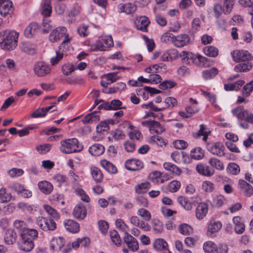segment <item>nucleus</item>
Wrapping results in <instances>:
<instances>
[{
  "instance_id": "nucleus-1",
  "label": "nucleus",
  "mask_w": 253,
  "mask_h": 253,
  "mask_svg": "<svg viewBox=\"0 0 253 253\" xmlns=\"http://www.w3.org/2000/svg\"><path fill=\"white\" fill-rule=\"evenodd\" d=\"M19 34L14 31L0 32V46L4 50H13L17 45Z\"/></svg>"
},
{
  "instance_id": "nucleus-2",
  "label": "nucleus",
  "mask_w": 253,
  "mask_h": 253,
  "mask_svg": "<svg viewBox=\"0 0 253 253\" xmlns=\"http://www.w3.org/2000/svg\"><path fill=\"white\" fill-rule=\"evenodd\" d=\"M60 150L64 153L69 154L80 151L83 147L79 144L77 138H71L62 140L60 142Z\"/></svg>"
},
{
  "instance_id": "nucleus-3",
  "label": "nucleus",
  "mask_w": 253,
  "mask_h": 253,
  "mask_svg": "<svg viewBox=\"0 0 253 253\" xmlns=\"http://www.w3.org/2000/svg\"><path fill=\"white\" fill-rule=\"evenodd\" d=\"M71 40V38L68 36H66V39H64L61 44L59 46V49L56 51V56L52 57L50 60V63L51 65L54 66L58 64L60 61H61L65 55L64 53L67 49V44Z\"/></svg>"
},
{
  "instance_id": "nucleus-4",
  "label": "nucleus",
  "mask_w": 253,
  "mask_h": 253,
  "mask_svg": "<svg viewBox=\"0 0 253 253\" xmlns=\"http://www.w3.org/2000/svg\"><path fill=\"white\" fill-rule=\"evenodd\" d=\"M233 115L239 119L245 120L249 123L253 124V114L244 109L242 106H239L232 110Z\"/></svg>"
},
{
  "instance_id": "nucleus-5",
  "label": "nucleus",
  "mask_w": 253,
  "mask_h": 253,
  "mask_svg": "<svg viewBox=\"0 0 253 253\" xmlns=\"http://www.w3.org/2000/svg\"><path fill=\"white\" fill-rule=\"evenodd\" d=\"M37 224L44 231H53L56 228V224L51 218L39 216L37 218Z\"/></svg>"
},
{
  "instance_id": "nucleus-6",
  "label": "nucleus",
  "mask_w": 253,
  "mask_h": 253,
  "mask_svg": "<svg viewBox=\"0 0 253 253\" xmlns=\"http://www.w3.org/2000/svg\"><path fill=\"white\" fill-rule=\"evenodd\" d=\"M233 60L237 63L252 61L253 59L252 55L246 50H235L231 52Z\"/></svg>"
},
{
  "instance_id": "nucleus-7",
  "label": "nucleus",
  "mask_w": 253,
  "mask_h": 253,
  "mask_svg": "<svg viewBox=\"0 0 253 253\" xmlns=\"http://www.w3.org/2000/svg\"><path fill=\"white\" fill-rule=\"evenodd\" d=\"M180 56L182 57V59L186 58L187 60L191 59L195 64L199 66H205L208 62V60L205 57L199 54L193 55L191 53L182 51V53L180 54Z\"/></svg>"
},
{
  "instance_id": "nucleus-8",
  "label": "nucleus",
  "mask_w": 253,
  "mask_h": 253,
  "mask_svg": "<svg viewBox=\"0 0 253 253\" xmlns=\"http://www.w3.org/2000/svg\"><path fill=\"white\" fill-rule=\"evenodd\" d=\"M35 74L39 77H45L51 72V68L46 63L42 61L37 62L34 67Z\"/></svg>"
},
{
  "instance_id": "nucleus-9",
  "label": "nucleus",
  "mask_w": 253,
  "mask_h": 253,
  "mask_svg": "<svg viewBox=\"0 0 253 253\" xmlns=\"http://www.w3.org/2000/svg\"><path fill=\"white\" fill-rule=\"evenodd\" d=\"M114 42L111 36L105 35L100 36L95 44V49L101 51L105 50L106 48L113 46Z\"/></svg>"
},
{
  "instance_id": "nucleus-10",
  "label": "nucleus",
  "mask_w": 253,
  "mask_h": 253,
  "mask_svg": "<svg viewBox=\"0 0 253 253\" xmlns=\"http://www.w3.org/2000/svg\"><path fill=\"white\" fill-rule=\"evenodd\" d=\"M207 149L211 153L217 156L222 157L225 155L224 147L220 142L208 143Z\"/></svg>"
},
{
  "instance_id": "nucleus-11",
  "label": "nucleus",
  "mask_w": 253,
  "mask_h": 253,
  "mask_svg": "<svg viewBox=\"0 0 253 253\" xmlns=\"http://www.w3.org/2000/svg\"><path fill=\"white\" fill-rule=\"evenodd\" d=\"M66 33L67 29L65 27H58L56 29L51 31L49 36V39L51 42H56L59 40L63 36H65L64 39H65L66 36H69V35L66 34Z\"/></svg>"
},
{
  "instance_id": "nucleus-12",
  "label": "nucleus",
  "mask_w": 253,
  "mask_h": 253,
  "mask_svg": "<svg viewBox=\"0 0 253 253\" xmlns=\"http://www.w3.org/2000/svg\"><path fill=\"white\" fill-rule=\"evenodd\" d=\"M150 23L148 18L145 16L137 17L134 21L135 28L142 32H147V27Z\"/></svg>"
},
{
  "instance_id": "nucleus-13",
  "label": "nucleus",
  "mask_w": 253,
  "mask_h": 253,
  "mask_svg": "<svg viewBox=\"0 0 253 253\" xmlns=\"http://www.w3.org/2000/svg\"><path fill=\"white\" fill-rule=\"evenodd\" d=\"M122 105V102L120 100L114 99L110 102H104L98 106V109H104L106 110H116L122 108H125V107H121Z\"/></svg>"
},
{
  "instance_id": "nucleus-14",
  "label": "nucleus",
  "mask_w": 253,
  "mask_h": 253,
  "mask_svg": "<svg viewBox=\"0 0 253 253\" xmlns=\"http://www.w3.org/2000/svg\"><path fill=\"white\" fill-rule=\"evenodd\" d=\"M123 240L130 251L135 252L138 250L139 245L136 239L127 232L125 233Z\"/></svg>"
},
{
  "instance_id": "nucleus-15",
  "label": "nucleus",
  "mask_w": 253,
  "mask_h": 253,
  "mask_svg": "<svg viewBox=\"0 0 253 253\" xmlns=\"http://www.w3.org/2000/svg\"><path fill=\"white\" fill-rule=\"evenodd\" d=\"M12 2L9 0H0V14L3 16L12 11Z\"/></svg>"
},
{
  "instance_id": "nucleus-16",
  "label": "nucleus",
  "mask_w": 253,
  "mask_h": 253,
  "mask_svg": "<svg viewBox=\"0 0 253 253\" xmlns=\"http://www.w3.org/2000/svg\"><path fill=\"white\" fill-rule=\"evenodd\" d=\"M73 216L79 219H84L86 215V210L85 207L82 204H79L76 206L73 211Z\"/></svg>"
},
{
  "instance_id": "nucleus-17",
  "label": "nucleus",
  "mask_w": 253,
  "mask_h": 253,
  "mask_svg": "<svg viewBox=\"0 0 253 253\" xmlns=\"http://www.w3.org/2000/svg\"><path fill=\"white\" fill-rule=\"evenodd\" d=\"M143 163L139 160L134 159L127 160L125 163L126 169L129 170H137L143 167Z\"/></svg>"
},
{
  "instance_id": "nucleus-18",
  "label": "nucleus",
  "mask_w": 253,
  "mask_h": 253,
  "mask_svg": "<svg viewBox=\"0 0 253 253\" xmlns=\"http://www.w3.org/2000/svg\"><path fill=\"white\" fill-rule=\"evenodd\" d=\"M34 244L33 241L30 239L26 240V239L21 237V239L18 242L19 249L22 251L26 252L31 251L34 248Z\"/></svg>"
},
{
  "instance_id": "nucleus-19",
  "label": "nucleus",
  "mask_w": 253,
  "mask_h": 253,
  "mask_svg": "<svg viewBox=\"0 0 253 253\" xmlns=\"http://www.w3.org/2000/svg\"><path fill=\"white\" fill-rule=\"evenodd\" d=\"M64 225L67 231L72 233H78L80 230L79 223L72 219L65 220Z\"/></svg>"
},
{
  "instance_id": "nucleus-20",
  "label": "nucleus",
  "mask_w": 253,
  "mask_h": 253,
  "mask_svg": "<svg viewBox=\"0 0 253 253\" xmlns=\"http://www.w3.org/2000/svg\"><path fill=\"white\" fill-rule=\"evenodd\" d=\"M64 244L65 240L63 237H54L51 241L50 248L52 251H60Z\"/></svg>"
},
{
  "instance_id": "nucleus-21",
  "label": "nucleus",
  "mask_w": 253,
  "mask_h": 253,
  "mask_svg": "<svg viewBox=\"0 0 253 253\" xmlns=\"http://www.w3.org/2000/svg\"><path fill=\"white\" fill-rule=\"evenodd\" d=\"M253 66V64L251 61L241 62L234 67V70L236 72H247L249 71Z\"/></svg>"
},
{
  "instance_id": "nucleus-22",
  "label": "nucleus",
  "mask_w": 253,
  "mask_h": 253,
  "mask_svg": "<svg viewBox=\"0 0 253 253\" xmlns=\"http://www.w3.org/2000/svg\"><path fill=\"white\" fill-rule=\"evenodd\" d=\"M190 42V38L187 34H181L175 36L173 44L178 47L187 45Z\"/></svg>"
},
{
  "instance_id": "nucleus-23",
  "label": "nucleus",
  "mask_w": 253,
  "mask_h": 253,
  "mask_svg": "<svg viewBox=\"0 0 253 253\" xmlns=\"http://www.w3.org/2000/svg\"><path fill=\"white\" fill-rule=\"evenodd\" d=\"M38 237V232L35 229L26 228L21 232V237L26 239V240L30 239L33 241Z\"/></svg>"
},
{
  "instance_id": "nucleus-24",
  "label": "nucleus",
  "mask_w": 253,
  "mask_h": 253,
  "mask_svg": "<svg viewBox=\"0 0 253 253\" xmlns=\"http://www.w3.org/2000/svg\"><path fill=\"white\" fill-rule=\"evenodd\" d=\"M208 211V206L205 203H200L196 209V216L199 219H203Z\"/></svg>"
},
{
  "instance_id": "nucleus-25",
  "label": "nucleus",
  "mask_w": 253,
  "mask_h": 253,
  "mask_svg": "<svg viewBox=\"0 0 253 253\" xmlns=\"http://www.w3.org/2000/svg\"><path fill=\"white\" fill-rule=\"evenodd\" d=\"M38 186L40 190L46 195L50 194L53 189L52 184L47 181H40L38 184Z\"/></svg>"
},
{
  "instance_id": "nucleus-26",
  "label": "nucleus",
  "mask_w": 253,
  "mask_h": 253,
  "mask_svg": "<svg viewBox=\"0 0 253 253\" xmlns=\"http://www.w3.org/2000/svg\"><path fill=\"white\" fill-rule=\"evenodd\" d=\"M118 8L120 12H125L127 14H130L136 11L137 7L135 4L132 3H127L125 4L121 3L118 5Z\"/></svg>"
},
{
  "instance_id": "nucleus-27",
  "label": "nucleus",
  "mask_w": 253,
  "mask_h": 253,
  "mask_svg": "<svg viewBox=\"0 0 253 253\" xmlns=\"http://www.w3.org/2000/svg\"><path fill=\"white\" fill-rule=\"evenodd\" d=\"M196 170L199 174L204 176H210L213 174V170L209 166L203 164L197 165Z\"/></svg>"
},
{
  "instance_id": "nucleus-28",
  "label": "nucleus",
  "mask_w": 253,
  "mask_h": 253,
  "mask_svg": "<svg viewBox=\"0 0 253 253\" xmlns=\"http://www.w3.org/2000/svg\"><path fill=\"white\" fill-rule=\"evenodd\" d=\"M21 50L24 52L33 55L36 52L35 45L28 42H23L20 45Z\"/></svg>"
},
{
  "instance_id": "nucleus-29",
  "label": "nucleus",
  "mask_w": 253,
  "mask_h": 253,
  "mask_svg": "<svg viewBox=\"0 0 253 253\" xmlns=\"http://www.w3.org/2000/svg\"><path fill=\"white\" fill-rule=\"evenodd\" d=\"M39 26L36 23H31L25 29L24 35L28 38H31L37 33Z\"/></svg>"
},
{
  "instance_id": "nucleus-30",
  "label": "nucleus",
  "mask_w": 253,
  "mask_h": 253,
  "mask_svg": "<svg viewBox=\"0 0 253 253\" xmlns=\"http://www.w3.org/2000/svg\"><path fill=\"white\" fill-rule=\"evenodd\" d=\"M240 188L244 191L247 196H251L253 194V187L244 180H239Z\"/></svg>"
},
{
  "instance_id": "nucleus-31",
  "label": "nucleus",
  "mask_w": 253,
  "mask_h": 253,
  "mask_svg": "<svg viewBox=\"0 0 253 253\" xmlns=\"http://www.w3.org/2000/svg\"><path fill=\"white\" fill-rule=\"evenodd\" d=\"M89 153L93 156H98L104 152V147L100 144H95L89 148Z\"/></svg>"
},
{
  "instance_id": "nucleus-32",
  "label": "nucleus",
  "mask_w": 253,
  "mask_h": 253,
  "mask_svg": "<svg viewBox=\"0 0 253 253\" xmlns=\"http://www.w3.org/2000/svg\"><path fill=\"white\" fill-rule=\"evenodd\" d=\"M210 133V131L208 130V128H206L204 125L202 124L200 125V128L198 132L194 133L193 136L195 138H198L201 136H203V140L206 141Z\"/></svg>"
},
{
  "instance_id": "nucleus-33",
  "label": "nucleus",
  "mask_w": 253,
  "mask_h": 253,
  "mask_svg": "<svg viewBox=\"0 0 253 253\" xmlns=\"http://www.w3.org/2000/svg\"><path fill=\"white\" fill-rule=\"evenodd\" d=\"M16 234L13 229H8L6 231L4 236V241L8 245L13 244L16 242Z\"/></svg>"
},
{
  "instance_id": "nucleus-34",
  "label": "nucleus",
  "mask_w": 253,
  "mask_h": 253,
  "mask_svg": "<svg viewBox=\"0 0 253 253\" xmlns=\"http://www.w3.org/2000/svg\"><path fill=\"white\" fill-rule=\"evenodd\" d=\"M203 249L206 253H217V246L213 242L209 241L203 245Z\"/></svg>"
},
{
  "instance_id": "nucleus-35",
  "label": "nucleus",
  "mask_w": 253,
  "mask_h": 253,
  "mask_svg": "<svg viewBox=\"0 0 253 253\" xmlns=\"http://www.w3.org/2000/svg\"><path fill=\"white\" fill-rule=\"evenodd\" d=\"M177 201L185 210H191L192 209V205L188 199L184 196H180L177 197Z\"/></svg>"
},
{
  "instance_id": "nucleus-36",
  "label": "nucleus",
  "mask_w": 253,
  "mask_h": 253,
  "mask_svg": "<svg viewBox=\"0 0 253 253\" xmlns=\"http://www.w3.org/2000/svg\"><path fill=\"white\" fill-rule=\"evenodd\" d=\"M100 120V117L97 114V112L94 111L87 114L82 120L84 124L96 122Z\"/></svg>"
},
{
  "instance_id": "nucleus-37",
  "label": "nucleus",
  "mask_w": 253,
  "mask_h": 253,
  "mask_svg": "<svg viewBox=\"0 0 253 253\" xmlns=\"http://www.w3.org/2000/svg\"><path fill=\"white\" fill-rule=\"evenodd\" d=\"M245 81L239 80L234 84H225L224 88L226 91L238 90L244 84Z\"/></svg>"
},
{
  "instance_id": "nucleus-38",
  "label": "nucleus",
  "mask_w": 253,
  "mask_h": 253,
  "mask_svg": "<svg viewBox=\"0 0 253 253\" xmlns=\"http://www.w3.org/2000/svg\"><path fill=\"white\" fill-rule=\"evenodd\" d=\"M101 166L104 169L111 173H116L117 171L116 167L111 162L103 160L101 161Z\"/></svg>"
},
{
  "instance_id": "nucleus-39",
  "label": "nucleus",
  "mask_w": 253,
  "mask_h": 253,
  "mask_svg": "<svg viewBox=\"0 0 253 253\" xmlns=\"http://www.w3.org/2000/svg\"><path fill=\"white\" fill-rule=\"evenodd\" d=\"M168 245L166 241L161 238L157 239L153 243V247L156 250L161 251L167 248Z\"/></svg>"
},
{
  "instance_id": "nucleus-40",
  "label": "nucleus",
  "mask_w": 253,
  "mask_h": 253,
  "mask_svg": "<svg viewBox=\"0 0 253 253\" xmlns=\"http://www.w3.org/2000/svg\"><path fill=\"white\" fill-rule=\"evenodd\" d=\"M152 225L154 232L156 234H160L163 231V224L159 219L154 218L152 220Z\"/></svg>"
},
{
  "instance_id": "nucleus-41",
  "label": "nucleus",
  "mask_w": 253,
  "mask_h": 253,
  "mask_svg": "<svg viewBox=\"0 0 253 253\" xmlns=\"http://www.w3.org/2000/svg\"><path fill=\"white\" fill-rule=\"evenodd\" d=\"M185 157L184 152L183 151H176L173 152L171 154V158L172 160L176 163H180L182 162L183 163H186L185 160H182Z\"/></svg>"
},
{
  "instance_id": "nucleus-42",
  "label": "nucleus",
  "mask_w": 253,
  "mask_h": 253,
  "mask_svg": "<svg viewBox=\"0 0 253 253\" xmlns=\"http://www.w3.org/2000/svg\"><path fill=\"white\" fill-rule=\"evenodd\" d=\"M204 156V151L201 147H197L191 151V157L195 160H201Z\"/></svg>"
},
{
  "instance_id": "nucleus-43",
  "label": "nucleus",
  "mask_w": 253,
  "mask_h": 253,
  "mask_svg": "<svg viewBox=\"0 0 253 253\" xmlns=\"http://www.w3.org/2000/svg\"><path fill=\"white\" fill-rule=\"evenodd\" d=\"M150 187V184L149 182L141 183L135 187V191L137 194H144L147 192Z\"/></svg>"
},
{
  "instance_id": "nucleus-44",
  "label": "nucleus",
  "mask_w": 253,
  "mask_h": 253,
  "mask_svg": "<svg viewBox=\"0 0 253 253\" xmlns=\"http://www.w3.org/2000/svg\"><path fill=\"white\" fill-rule=\"evenodd\" d=\"M218 71L216 68H212L204 71L202 72L203 78L206 80H209L214 78L218 73Z\"/></svg>"
},
{
  "instance_id": "nucleus-45",
  "label": "nucleus",
  "mask_w": 253,
  "mask_h": 253,
  "mask_svg": "<svg viewBox=\"0 0 253 253\" xmlns=\"http://www.w3.org/2000/svg\"><path fill=\"white\" fill-rule=\"evenodd\" d=\"M91 173L93 179L96 182H100L103 179L102 173L98 168L93 167L91 168Z\"/></svg>"
},
{
  "instance_id": "nucleus-46",
  "label": "nucleus",
  "mask_w": 253,
  "mask_h": 253,
  "mask_svg": "<svg viewBox=\"0 0 253 253\" xmlns=\"http://www.w3.org/2000/svg\"><path fill=\"white\" fill-rule=\"evenodd\" d=\"M11 194L7 193L5 188L0 189V203L8 202L11 200Z\"/></svg>"
},
{
  "instance_id": "nucleus-47",
  "label": "nucleus",
  "mask_w": 253,
  "mask_h": 253,
  "mask_svg": "<svg viewBox=\"0 0 253 253\" xmlns=\"http://www.w3.org/2000/svg\"><path fill=\"white\" fill-rule=\"evenodd\" d=\"M43 209L46 212L53 218L58 220L60 218V215L56 210L51 206L45 205L43 206Z\"/></svg>"
},
{
  "instance_id": "nucleus-48",
  "label": "nucleus",
  "mask_w": 253,
  "mask_h": 253,
  "mask_svg": "<svg viewBox=\"0 0 253 253\" xmlns=\"http://www.w3.org/2000/svg\"><path fill=\"white\" fill-rule=\"evenodd\" d=\"M165 128L160 124V123L155 121H153L151 125L150 130L156 133H162L165 131Z\"/></svg>"
},
{
  "instance_id": "nucleus-49",
  "label": "nucleus",
  "mask_w": 253,
  "mask_h": 253,
  "mask_svg": "<svg viewBox=\"0 0 253 253\" xmlns=\"http://www.w3.org/2000/svg\"><path fill=\"white\" fill-rule=\"evenodd\" d=\"M204 53L207 56L212 57H215L218 54V49L213 46H208L204 49Z\"/></svg>"
},
{
  "instance_id": "nucleus-50",
  "label": "nucleus",
  "mask_w": 253,
  "mask_h": 253,
  "mask_svg": "<svg viewBox=\"0 0 253 253\" xmlns=\"http://www.w3.org/2000/svg\"><path fill=\"white\" fill-rule=\"evenodd\" d=\"M110 236L112 242L117 246H120L122 243L121 237L116 230H112L110 232Z\"/></svg>"
},
{
  "instance_id": "nucleus-51",
  "label": "nucleus",
  "mask_w": 253,
  "mask_h": 253,
  "mask_svg": "<svg viewBox=\"0 0 253 253\" xmlns=\"http://www.w3.org/2000/svg\"><path fill=\"white\" fill-rule=\"evenodd\" d=\"M209 163L217 170H221L224 168L222 162L216 158H211L209 161Z\"/></svg>"
},
{
  "instance_id": "nucleus-52",
  "label": "nucleus",
  "mask_w": 253,
  "mask_h": 253,
  "mask_svg": "<svg viewBox=\"0 0 253 253\" xmlns=\"http://www.w3.org/2000/svg\"><path fill=\"white\" fill-rule=\"evenodd\" d=\"M163 167L166 170L171 171L176 174H179L181 172L180 168L171 163L166 162L164 164Z\"/></svg>"
},
{
  "instance_id": "nucleus-53",
  "label": "nucleus",
  "mask_w": 253,
  "mask_h": 253,
  "mask_svg": "<svg viewBox=\"0 0 253 253\" xmlns=\"http://www.w3.org/2000/svg\"><path fill=\"white\" fill-rule=\"evenodd\" d=\"M222 224L220 222H211L208 227V231L211 234L218 232L221 228Z\"/></svg>"
},
{
  "instance_id": "nucleus-54",
  "label": "nucleus",
  "mask_w": 253,
  "mask_h": 253,
  "mask_svg": "<svg viewBox=\"0 0 253 253\" xmlns=\"http://www.w3.org/2000/svg\"><path fill=\"white\" fill-rule=\"evenodd\" d=\"M137 214L146 221H149L151 218V214L150 211L144 208L139 209Z\"/></svg>"
},
{
  "instance_id": "nucleus-55",
  "label": "nucleus",
  "mask_w": 253,
  "mask_h": 253,
  "mask_svg": "<svg viewBox=\"0 0 253 253\" xmlns=\"http://www.w3.org/2000/svg\"><path fill=\"white\" fill-rule=\"evenodd\" d=\"M227 171L233 175H237L240 172V168L239 165L236 163H230L227 166Z\"/></svg>"
},
{
  "instance_id": "nucleus-56",
  "label": "nucleus",
  "mask_w": 253,
  "mask_h": 253,
  "mask_svg": "<svg viewBox=\"0 0 253 253\" xmlns=\"http://www.w3.org/2000/svg\"><path fill=\"white\" fill-rule=\"evenodd\" d=\"M76 69V67L73 64L68 63L62 66V72L64 75L69 76Z\"/></svg>"
},
{
  "instance_id": "nucleus-57",
  "label": "nucleus",
  "mask_w": 253,
  "mask_h": 253,
  "mask_svg": "<svg viewBox=\"0 0 253 253\" xmlns=\"http://www.w3.org/2000/svg\"><path fill=\"white\" fill-rule=\"evenodd\" d=\"M51 11L52 8L50 5V0H45L42 6V14L45 17H48L50 15Z\"/></svg>"
},
{
  "instance_id": "nucleus-58",
  "label": "nucleus",
  "mask_w": 253,
  "mask_h": 253,
  "mask_svg": "<svg viewBox=\"0 0 253 253\" xmlns=\"http://www.w3.org/2000/svg\"><path fill=\"white\" fill-rule=\"evenodd\" d=\"M164 103L165 105L163 107L165 109L169 108H173L177 105V101L174 97H168L165 99Z\"/></svg>"
},
{
  "instance_id": "nucleus-59",
  "label": "nucleus",
  "mask_w": 253,
  "mask_h": 253,
  "mask_svg": "<svg viewBox=\"0 0 253 253\" xmlns=\"http://www.w3.org/2000/svg\"><path fill=\"white\" fill-rule=\"evenodd\" d=\"M253 90V80L247 84L244 87L242 94L244 97H248Z\"/></svg>"
},
{
  "instance_id": "nucleus-60",
  "label": "nucleus",
  "mask_w": 253,
  "mask_h": 253,
  "mask_svg": "<svg viewBox=\"0 0 253 253\" xmlns=\"http://www.w3.org/2000/svg\"><path fill=\"white\" fill-rule=\"evenodd\" d=\"M113 138L116 141L123 140L125 138V134L120 129H116L111 132Z\"/></svg>"
},
{
  "instance_id": "nucleus-61",
  "label": "nucleus",
  "mask_w": 253,
  "mask_h": 253,
  "mask_svg": "<svg viewBox=\"0 0 253 253\" xmlns=\"http://www.w3.org/2000/svg\"><path fill=\"white\" fill-rule=\"evenodd\" d=\"M179 232L183 235H189L192 232V229L190 225L183 223L179 226Z\"/></svg>"
},
{
  "instance_id": "nucleus-62",
  "label": "nucleus",
  "mask_w": 253,
  "mask_h": 253,
  "mask_svg": "<svg viewBox=\"0 0 253 253\" xmlns=\"http://www.w3.org/2000/svg\"><path fill=\"white\" fill-rule=\"evenodd\" d=\"M234 5V0H224V13L228 14L232 11Z\"/></svg>"
},
{
  "instance_id": "nucleus-63",
  "label": "nucleus",
  "mask_w": 253,
  "mask_h": 253,
  "mask_svg": "<svg viewBox=\"0 0 253 253\" xmlns=\"http://www.w3.org/2000/svg\"><path fill=\"white\" fill-rule=\"evenodd\" d=\"M180 186V182L179 181L173 180L169 184L168 189L171 192H175L179 190Z\"/></svg>"
},
{
  "instance_id": "nucleus-64",
  "label": "nucleus",
  "mask_w": 253,
  "mask_h": 253,
  "mask_svg": "<svg viewBox=\"0 0 253 253\" xmlns=\"http://www.w3.org/2000/svg\"><path fill=\"white\" fill-rule=\"evenodd\" d=\"M110 129L109 123L107 121H102L96 126V131L98 133L106 131Z\"/></svg>"
}]
</instances>
